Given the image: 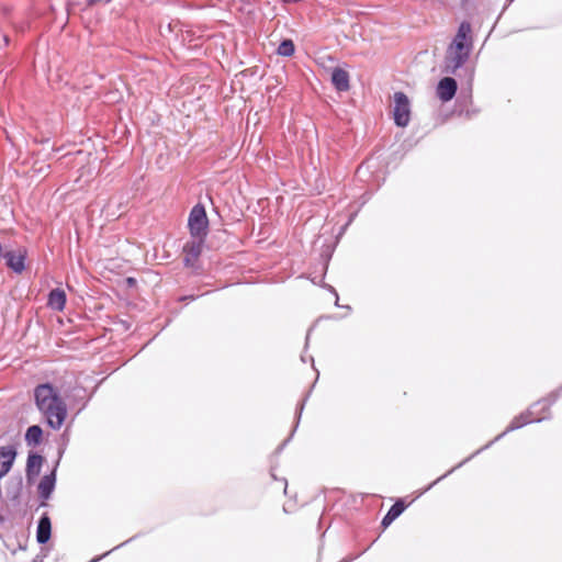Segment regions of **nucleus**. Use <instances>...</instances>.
Returning a JSON list of instances; mask_svg holds the SVG:
<instances>
[{
    "label": "nucleus",
    "instance_id": "f257e3e1",
    "mask_svg": "<svg viewBox=\"0 0 562 562\" xmlns=\"http://www.w3.org/2000/svg\"><path fill=\"white\" fill-rule=\"evenodd\" d=\"M561 392H562V385L559 389H557V390L552 391L551 393H549L546 397H543V398L535 402L533 404H531L530 407L526 412H522L519 415H517L516 417H514L513 420L509 423V425L506 427V429L503 432H501L493 440H491L485 446H483L482 448H480L476 451H474L468 458H465L464 460L459 462L457 465H454L449 471H447L445 474H442L437 480H435L432 483H430L427 487L424 488L422 494L427 492V491H429L430 488H432L437 483H439L441 480H443L447 476H449L457 469H460L461 467H463L471 459H473L474 457L479 456L482 451H484V450L488 449L490 447H492L495 442L501 440L508 432L517 430V429H520V428H522L524 426H526L528 424L540 423L542 420L549 419V415H543V416L537 415L536 414V408L538 406L542 405V411L547 412L559 400Z\"/></svg>",
    "mask_w": 562,
    "mask_h": 562
},
{
    "label": "nucleus",
    "instance_id": "f03ea898",
    "mask_svg": "<svg viewBox=\"0 0 562 562\" xmlns=\"http://www.w3.org/2000/svg\"><path fill=\"white\" fill-rule=\"evenodd\" d=\"M472 47L471 24L468 21H462L447 49L445 72L454 75L469 59Z\"/></svg>",
    "mask_w": 562,
    "mask_h": 562
},
{
    "label": "nucleus",
    "instance_id": "7ed1b4c3",
    "mask_svg": "<svg viewBox=\"0 0 562 562\" xmlns=\"http://www.w3.org/2000/svg\"><path fill=\"white\" fill-rule=\"evenodd\" d=\"M188 226L191 237H206L209 233V218L202 203H196L190 211Z\"/></svg>",
    "mask_w": 562,
    "mask_h": 562
},
{
    "label": "nucleus",
    "instance_id": "20e7f679",
    "mask_svg": "<svg viewBox=\"0 0 562 562\" xmlns=\"http://www.w3.org/2000/svg\"><path fill=\"white\" fill-rule=\"evenodd\" d=\"M394 105H393V120L394 124L398 127H406L411 121V101L406 93L403 91H397L393 95Z\"/></svg>",
    "mask_w": 562,
    "mask_h": 562
},
{
    "label": "nucleus",
    "instance_id": "39448f33",
    "mask_svg": "<svg viewBox=\"0 0 562 562\" xmlns=\"http://www.w3.org/2000/svg\"><path fill=\"white\" fill-rule=\"evenodd\" d=\"M34 401L38 411L48 408V406H53V404H57L61 402L58 392L50 383H42L38 384L34 389Z\"/></svg>",
    "mask_w": 562,
    "mask_h": 562
},
{
    "label": "nucleus",
    "instance_id": "423d86ee",
    "mask_svg": "<svg viewBox=\"0 0 562 562\" xmlns=\"http://www.w3.org/2000/svg\"><path fill=\"white\" fill-rule=\"evenodd\" d=\"M40 412L45 417L48 427L54 430L60 429L67 417V407L64 401L53 404V406H48V408L41 409Z\"/></svg>",
    "mask_w": 562,
    "mask_h": 562
},
{
    "label": "nucleus",
    "instance_id": "0eeeda50",
    "mask_svg": "<svg viewBox=\"0 0 562 562\" xmlns=\"http://www.w3.org/2000/svg\"><path fill=\"white\" fill-rule=\"evenodd\" d=\"M2 258L5 260V266L16 274H21L25 268L27 258V250L19 247L13 250H5Z\"/></svg>",
    "mask_w": 562,
    "mask_h": 562
},
{
    "label": "nucleus",
    "instance_id": "6e6552de",
    "mask_svg": "<svg viewBox=\"0 0 562 562\" xmlns=\"http://www.w3.org/2000/svg\"><path fill=\"white\" fill-rule=\"evenodd\" d=\"M58 469V461H55L52 471L45 474L37 486L38 496L42 499L41 506H46V501L50 498L56 486V472Z\"/></svg>",
    "mask_w": 562,
    "mask_h": 562
},
{
    "label": "nucleus",
    "instance_id": "1a4fd4ad",
    "mask_svg": "<svg viewBox=\"0 0 562 562\" xmlns=\"http://www.w3.org/2000/svg\"><path fill=\"white\" fill-rule=\"evenodd\" d=\"M458 90V82L453 77H443L438 81L436 94L441 102L451 101Z\"/></svg>",
    "mask_w": 562,
    "mask_h": 562
},
{
    "label": "nucleus",
    "instance_id": "9d476101",
    "mask_svg": "<svg viewBox=\"0 0 562 562\" xmlns=\"http://www.w3.org/2000/svg\"><path fill=\"white\" fill-rule=\"evenodd\" d=\"M18 457V449L14 445L0 447V480L12 469Z\"/></svg>",
    "mask_w": 562,
    "mask_h": 562
},
{
    "label": "nucleus",
    "instance_id": "9b49d317",
    "mask_svg": "<svg viewBox=\"0 0 562 562\" xmlns=\"http://www.w3.org/2000/svg\"><path fill=\"white\" fill-rule=\"evenodd\" d=\"M44 462V457L36 451L31 450L27 454L25 476L29 484L35 482L41 473V469Z\"/></svg>",
    "mask_w": 562,
    "mask_h": 562
},
{
    "label": "nucleus",
    "instance_id": "f8f14e48",
    "mask_svg": "<svg viewBox=\"0 0 562 562\" xmlns=\"http://www.w3.org/2000/svg\"><path fill=\"white\" fill-rule=\"evenodd\" d=\"M330 81L334 88L339 92H345L350 89L349 72L340 67H335L330 74Z\"/></svg>",
    "mask_w": 562,
    "mask_h": 562
},
{
    "label": "nucleus",
    "instance_id": "ddd939ff",
    "mask_svg": "<svg viewBox=\"0 0 562 562\" xmlns=\"http://www.w3.org/2000/svg\"><path fill=\"white\" fill-rule=\"evenodd\" d=\"M52 537V521L47 513H43L37 521L36 541L46 544Z\"/></svg>",
    "mask_w": 562,
    "mask_h": 562
},
{
    "label": "nucleus",
    "instance_id": "4468645a",
    "mask_svg": "<svg viewBox=\"0 0 562 562\" xmlns=\"http://www.w3.org/2000/svg\"><path fill=\"white\" fill-rule=\"evenodd\" d=\"M407 505L404 499L398 498L387 510V513L382 518L381 525L382 527H389L395 519H397L406 509Z\"/></svg>",
    "mask_w": 562,
    "mask_h": 562
},
{
    "label": "nucleus",
    "instance_id": "2eb2a0df",
    "mask_svg": "<svg viewBox=\"0 0 562 562\" xmlns=\"http://www.w3.org/2000/svg\"><path fill=\"white\" fill-rule=\"evenodd\" d=\"M66 293L64 290L56 288L48 293L47 305L55 311H63L66 305Z\"/></svg>",
    "mask_w": 562,
    "mask_h": 562
},
{
    "label": "nucleus",
    "instance_id": "dca6fc26",
    "mask_svg": "<svg viewBox=\"0 0 562 562\" xmlns=\"http://www.w3.org/2000/svg\"><path fill=\"white\" fill-rule=\"evenodd\" d=\"M43 429L40 425L30 426L24 435V440L30 447H37L43 441Z\"/></svg>",
    "mask_w": 562,
    "mask_h": 562
},
{
    "label": "nucleus",
    "instance_id": "f3484780",
    "mask_svg": "<svg viewBox=\"0 0 562 562\" xmlns=\"http://www.w3.org/2000/svg\"><path fill=\"white\" fill-rule=\"evenodd\" d=\"M191 241H187L183 246V252L193 259H196L202 252V246L206 237L195 236Z\"/></svg>",
    "mask_w": 562,
    "mask_h": 562
},
{
    "label": "nucleus",
    "instance_id": "a211bd4d",
    "mask_svg": "<svg viewBox=\"0 0 562 562\" xmlns=\"http://www.w3.org/2000/svg\"><path fill=\"white\" fill-rule=\"evenodd\" d=\"M308 395H310V392L305 395V397L302 400V402L297 405L296 411H295V425H294V428H293L292 432L290 434V436L277 448V452L278 453H280L284 449V447L291 441V439H292V437L294 435V431L299 427L300 419H301V416H302L305 403H306V401L308 398Z\"/></svg>",
    "mask_w": 562,
    "mask_h": 562
},
{
    "label": "nucleus",
    "instance_id": "6ab92c4d",
    "mask_svg": "<svg viewBox=\"0 0 562 562\" xmlns=\"http://www.w3.org/2000/svg\"><path fill=\"white\" fill-rule=\"evenodd\" d=\"M308 395H310V392L305 395V397L302 400V402L297 405L296 411H295V425H294V428H293L292 432L290 434V436L277 448V452L278 453H280L284 449V447L291 441V439H292V437L294 435V431L299 427L300 419H301V416H302L305 403H306V401L308 398Z\"/></svg>",
    "mask_w": 562,
    "mask_h": 562
},
{
    "label": "nucleus",
    "instance_id": "aec40b11",
    "mask_svg": "<svg viewBox=\"0 0 562 562\" xmlns=\"http://www.w3.org/2000/svg\"><path fill=\"white\" fill-rule=\"evenodd\" d=\"M295 53V45L291 38H284L280 42L277 54L282 57H291Z\"/></svg>",
    "mask_w": 562,
    "mask_h": 562
},
{
    "label": "nucleus",
    "instance_id": "412c9836",
    "mask_svg": "<svg viewBox=\"0 0 562 562\" xmlns=\"http://www.w3.org/2000/svg\"><path fill=\"white\" fill-rule=\"evenodd\" d=\"M137 537H138V535L133 536L132 538L127 539L126 541H124V542H122V543L117 544L116 547H114L112 550H110V551L105 552L104 554H102V555H100V557H98V558H94L91 562H98V561H100L102 558L106 557V555H108V554H110L112 551H114V550H116V549H120V548L124 547L125 544H127V543L132 542V541H133L134 539H136Z\"/></svg>",
    "mask_w": 562,
    "mask_h": 562
},
{
    "label": "nucleus",
    "instance_id": "4be33fe9",
    "mask_svg": "<svg viewBox=\"0 0 562 562\" xmlns=\"http://www.w3.org/2000/svg\"><path fill=\"white\" fill-rule=\"evenodd\" d=\"M113 0H87L85 8L86 9H90V8L94 7V5H97L98 3L109 4Z\"/></svg>",
    "mask_w": 562,
    "mask_h": 562
},
{
    "label": "nucleus",
    "instance_id": "5701e85b",
    "mask_svg": "<svg viewBox=\"0 0 562 562\" xmlns=\"http://www.w3.org/2000/svg\"><path fill=\"white\" fill-rule=\"evenodd\" d=\"M357 214H358V211H355V212H352V213L349 215L348 221H347V222H346V224H345L344 226H341V228H340V234H342V233L347 229V227H348V226L353 222V220L356 218Z\"/></svg>",
    "mask_w": 562,
    "mask_h": 562
},
{
    "label": "nucleus",
    "instance_id": "b1692460",
    "mask_svg": "<svg viewBox=\"0 0 562 562\" xmlns=\"http://www.w3.org/2000/svg\"><path fill=\"white\" fill-rule=\"evenodd\" d=\"M72 393H74V396H82L83 397L86 394V390L81 386H78V387H74Z\"/></svg>",
    "mask_w": 562,
    "mask_h": 562
},
{
    "label": "nucleus",
    "instance_id": "393cba45",
    "mask_svg": "<svg viewBox=\"0 0 562 562\" xmlns=\"http://www.w3.org/2000/svg\"><path fill=\"white\" fill-rule=\"evenodd\" d=\"M199 297V295H184L179 299L181 302H192L195 301Z\"/></svg>",
    "mask_w": 562,
    "mask_h": 562
},
{
    "label": "nucleus",
    "instance_id": "a878e982",
    "mask_svg": "<svg viewBox=\"0 0 562 562\" xmlns=\"http://www.w3.org/2000/svg\"><path fill=\"white\" fill-rule=\"evenodd\" d=\"M536 414L539 416L549 415V419L551 418L550 408L547 412L542 411V405L536 408Z\"/></svg>",
    "mask_w": 562,
    "mask_h": 562
},
{
    "label": "nucleus",
    "instance_id": "bb28decb",
    "mask_svg": "<svg viewBox=\"0 0 562 562\" xmlns=\"http://www.w3.org/2000/svg\"><path fill=\"white\" fill-rule=\"evenodd\" d=\"M323 286L326 288L330 293H333L335 295V297L338 299V293L334 286H331L329 284H324Z\"/></svg>",
    "mask_w": 562,
    "mask_h": 562
},
{
    "label": "nucleus",
    "instance_id": "cd10ccee",
    "mask_svg": "<svg viewBox=\"0 0 562 562\" xmlns=\"http://www.w3.org/2000/svg\"><path fill=\"white\" fill-rule=\"evenodd\" d=\"M191 260H193V258H192V257H190V256H188V255H186V257H184V259H183V265H184L186 267H190V266H192Z\"/></svg>",
    "mask_w": 562,
    "mask_h": 562
},
{
    "label": "nucleus",
    "instance_id": "c85d7f7f",
    "mask_svg": "<svg viewBox=\"0 0 562 562\" xmlns=\"http://www.w3.org/2000/svg\"><path fill=\"white\" fill-rule=\"evenodd\" d=\"M64 452H65V446L59 447V449H58V456H57V460H56V461H58V463L60 462V460H61V458H63Z\"/></svg>",
    "mask_w": 562,
    "mask_h": 562
},
{
    "label": "nucleus",
    "instance_id": "c756f323",
    "mask_svg": "<svg viewBox=\"0 0 562 562\" xmlns=\"http://www.w3.org/2000/svg\"><path fill=\"white\" fill-rule=\"evenodd\" d=\"M33 562H43V558L41 555H36L34 559H33Z\"/></svg>",
    "mask_w": 562,
    "mask_h": 562
},
{
    "label": "nucleus",
    "instance_id": "7c9ffc66",
    "mask_svg": "<svg viewBox=\"0 0 562 562\" xmlns=\"http://www.w3.org/2000/svg\"><path fill=\"white\" fill-rule=\"evenodd\" d=\"M127 283L128 284H134L135 283V279L134 278H127Z\"/></svg>",
    "mask_w": 562,
    "mask_h": 562
},
{
    "label": "nucleus",
    "instance_id": "2f4dec72",
    "mask_svg": "<svg viewBox=\"0 0 562 562\" xmlns=\"http://www.w3.org/2000/svg\"><path fill=\"white\" fill-rule=\"evenodd\" d=\"M282 481L284 483V493H286L288 481H286V479H282Z\"/></svg>",
    "mask_w": 562,
    "mask_h": 562
},
{
    "label": "nucleus",
    "instance_id": "473e14b6",
    "mask_svg": "<svg viewBox=\"0 0 562 562\" xmlns=\"http://www.w3.org/2000/svg\"><path fill=\"white\" fill-rule=\"evenodd\" d=\"M4 522V516L0 513V524Z\"/></svg>",
    "mask_w": 562,
    "mask_h": 562
},
{
    "label": "nucleus",
    "instance_id": "72a5a7b5",
    "mask_svg": "<svg viewBox=\"0 0 562 562\" xmlns=\"http://www.w3.org/2000/svg\"><path fill=\"white\" fill-rule=\"evenodd\" d=\"M301 360H302L303 362H306L307 357H305V356H303V355H302V356H301Z\"/></svg>",
    "mask_w": 562,
    "mask_h": 562
},
{
    "label": "nucleus",
    "instance_id": "f704fd0d",
    "mask_svg": "<svg viewBox=\"0 0 562 562\" xmlns=\"http://www.w3.org/2000/svg\"><path fill=\"white\" fill-rule=\"evenodd\" d=\"M338 301H339V299H338V300L336 299L335 305H336V306H338V307H340V305H339V302H338Z\"/></svg>",
    "mask_w": 562,
    "mask_h": 562
},
{
    "label": "nucleus",
    "instance_id": "c9c22d12",
    "mask_svg": "<svg viewBox=\"0 0 562 562\" xmlns=\"http://www.w3.org/2000/svg\"><path fill=\"white\" fill-rule=\"evenodd\" d=\"M89 398H87L85 402H83V407L87 405Z\"/></svg>",
    "mask_w": 562,
    "mask_h": 562
},
{
    "label": "nucleus",
    "instance_id": "e433bc0d",
    "mask_svg": "<svg viewBox=\"0 0 562 562\" xmlns=\"http://www.w3.org/2000/svg\"><path fill=\"white\" fill-rule=\"evenodd\" d=\"M344 307H345V308H347V310H349V311L351 310V307H350L349 305H346V306H344Z\"/></svg>",
    "mask_w": 562,
    "mask_h": 562
},
{
    "label": "nucleus",
    "instance_id": "4c0bfd02",
    "mask_svg": "<svg viewBox=\"0 0 562 562\" xmlns=\"http://www.w3.org/2000/svg\"><path fill=\"white\" fill-rule=\"evenodd\" d=\"M508 2H513L514 0H507Z\"/></svg>",
    "mask_w": 562,
    "mask_h": 562
}]
</instances>
